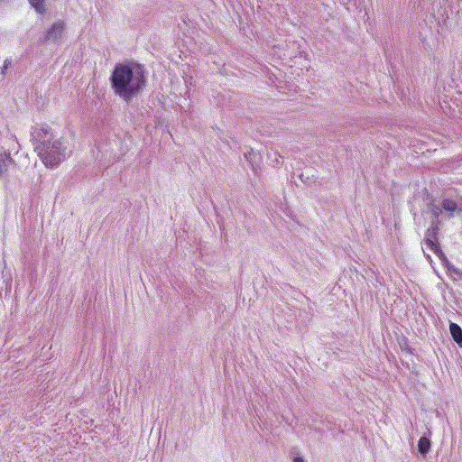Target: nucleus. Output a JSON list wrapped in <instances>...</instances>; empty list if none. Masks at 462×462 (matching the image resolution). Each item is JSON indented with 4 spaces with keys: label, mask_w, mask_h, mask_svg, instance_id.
<instances>
[{
    "label": "nucleus",
    "mask_w": 462,
    "mask_h": 462,
    "mask_svg": "<svg viewBox=\"0 0 462 462\" xmlns=\"http://www.w3.org/2000/svg\"><path fill=\"white\" fill-rule=\"evenodd\" d=\"M14 162L11 157V154L8 152H5L4 155L0 158V180L4 178L5 173L7 171V168L10 164H13Z\"/></svg>",
    "instance_id": "6e6552de"
},
{
    "label": "nucleus",
    "mask_w": 462,
    "mask_h": 462,
    "mask_svg": "<svg viewBox=\"0 0 462 462\" xmlns=\"http://www.w3.org/2000/svg\"><path fill=\"white\" fill-rule=\"evenodd\" d=\"M293 462H306V461L302 457L298 456L293 458Z\"/></svg>",
    "instance_id": "f8f14e48"
},
{
    "label": "nucleus",
    "mask_w": 462,
    "mask_h": 462,
    "mask_svg": "<svg viewBox=\"0 0 462 462\" xmlns=\"http://www.w3.org/2000/svg\"><path fill=\"white\" fill-rule=\"evenodd\" d=\"M449 331H450L453 340L459 346H462V328L457 323L450 322Z\"/></svg>",
    "instance_id": "0eeeda50"
},
{
    "label": "nucleus",
    "mask_w": 462,
    "mask_h": 462,
    "mask_svg": "<svg viewBox=\"0 0 462 462\" xmlns=\"http://www.w3.org/2000/svg\"><path fill=\"white\" fill-rule=\"evenodd\" d=\"M31 138L34 150L38 152L40 145H47L53 139V133L48 125H36L32 127Z\"/></svg>",
    "instance_id": "20e7f679"
},
{
    "label": "nucleus",
    "mask_w": 462,
    "mask_h": 462,
    "mask_svg": "<svg viewBox=\"0 0 462 462\" xmlns=\"http://www.w3.org/2000/svg\"><path fill=\"white\" fill-rule=\"evenodd\" d=\"M438 231H439L438 225H437V223L433 222L431 226L427 229L426 234H425V238H424L426 246L430 250H431L433 253H435L436 254L438 253L442 254V252L440 251V249L439 247V245L437 244Z\"/></svg>",
    "instance_id": "39448f33"
},
{
    "label": "nucleus",
    "mask_w": 462,
    "mask_h": 462,
    "mask_svg": "<svg viewBox=\"0 0 462 462\" xmlns=\"http://www.w3.org/2000/svg\"><path fill=\"white\" fill-rule=\"evenodd\" d=\"M453 272H454L456 274H457V275H461V274H462V273H461L458 269H456V268H454V269H453Z\"/></svg>",
    "instance_id": "ddd939ff"
},
{
    "label": "nucleus",
    "mask_w": 462,
    "mask_h": 462,
    "mask_svg": "<svg viewBox=\"0 0 462 462\" xmlns=\"http://www.w3.org/2000/svg\"><path fill=\"white\" fill-rule=\"evenodd\" d=\"M109 79L114 93L129 102L145 88L147 71L138 62L116 63Z\"/></svg>",
    "instance_id": "f257e3e1"
},
{
    "label": "nucleus",
    "mask_w": 462,
    "mask_h": 462,
    "mask_svg": "<svg viewBox=\"0 0 462 462\" xmlns=\"http://www.w3.org/2000/svg\"><path fill=\"white\" fill-rule=\"evenodd\" d=\"M30 5L34 8V10L40 14H43L45 13L44 7V0H28Z\"/></svg>",
    "instance_id": "9d476101"
},
{
    "label": "nucleus",
    "mask_w": 462,
    "mask_h": 462,
    "mask_svg": "<svg viewBox=\"0 0 462 462\" xmlns=\"http://www.w3.org/2000/svg\"><path fill=\"white\" fill-rule=\"evenodd\" d=\"M64 30V23L61 21L55 22L50 29H48L42 39L44 42H54L61 38Z\"/></svg>",
    "instance_id": "423d86ee"
},
{
    "label": "nucleus",
    "mask_w": 462,
    "mask_h": 462,
    "mask_svg": "<svg viewBox=\"0 0 462 462\" xmlns=\"http://www.w3.org/2000/svg\"><path fill=\"white\" fill-rule=\"evenodd\" d=\"M38 155L42 162L50 168L57 167L69 155L68 141L60 138L51 141L47 145H40Z\"/></svg>",
    "instance_id": "f03ea898"
},
{
    "label": "nucleus",
    "mask_w": 462,
    "mask_h": 462,
    "mask_svg": "<svg viewBox=\"0 0 462 462\" xmlns=\"http://www.w3.org/2000/svg\"><path fill=\"white\" fill-rule=\"evenodd\" d=\"M11 64H12V59L11 58L5 59L4 61L3 67L1 68V73L5 74V70L11 66Z\"/></svg>",
    "instance_id": "9b49d317"
},
{
    "label": "nucleus",
    "mask_w": 462,
    "mask_h": 462,
    "mask_svg": "<svg viewBox=\"0 0 462 462\" xmlns=\"http://www.w3.org/2000/svg\"><path fill=\"white\" fill-rule=\"evenodd\" d=\"M430 448V440L429 438L423 436L419 439L418 442V451L421 455H426Z\"/></svg>",
    "instance_id": "1a4fd4ad"
},
{
    "label": "nucleus",
    "mask_w": 462,
    "mask_h": 462,
    "mask_svg": "<svg viewBox=\"0 0 462 462\" xmlns=\"http://www.w3.org/2000/svg\"><path fill=\"white\" fill-rule=\"evenodd\" d=\"M428 209L434 216L437 222L448 220L455 217L456 213L462 212V197L444 195L439 201L428 204Z\"/></svg>",
    "instance_id": "7ed1b4c3"
}]
</instances>
